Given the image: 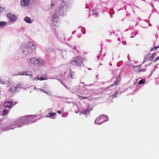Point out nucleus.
Returning <instances> with one entry per match:
<instances>
[{"label":"nucleus","mask_w":159,"mask_h":159,"mask_svg":"<svg viewBox=\"0 0 159 159\" xmlns=\"http://www.w3.org/2000/svg\"><path fill=\"white\" fill-rule=\"evenodd\" d=\"M36 46L31 42L27 44L23 48V53L25 55H27L32 52L34 49H35Z\"/></svg>","instance_id":"1"},{"label":"nucleus","mask_w":159,"mask_h":159,"mask_svg":"<svg viewBox=\"0 0 159 159\" xmlns=\"http://www.w3.org/2000/svg\"><path fill=\"white\" fill-rule=\"evenodd\" d=\"M84 61V58L77 56L72 59L70 63L73 65L80 66L83 64Z\"/></svg>","instance_id":"2"},{"label":"nucleus","mask_w":159,"mask_h":159,"mask_svg":"<svg viewBox=\"0 0 159 159\" xmlns=\"http://www.w3.org/2000/svg\"><path fill=\"white\" fill-rule=\"evenodd\" d=\"M30 61L32 64L38 67L43 66L45 64V62L43 60L35 58L31 59Z\"/></svg>","instance_id":"3"},{"label":"nucleus","mask_w":159,"mask_h":159,"mask_svg":"<svg viewBox=\"0 0 159 159\" xmlns=\"http://www.w3.org/2000/svg\"><path fill=\"white\" fill-rule=\"evenodd\" d=\"M107 119V116L103 115L99 116L95 120V123L97 125H101L105 122Z\"/></svg>","instance_id":"4"},{"label":"nucleus","mask_w":159,"mask_h":159,"mask_svg":"<svg viewBox=\"0 0 159 159\" xmlns=\"http://www.w3.org/2000/svg\"><path fill=\"white\" fill-rule=\"evenodd\" d=\"M59 19L57 14H54L52 17V22L53 25L56 26L58 25Z\"/></svg>","instance_id":"5"},{"label":"nucleus","mask_w":159,"mask_h":159,"mask_svg":"<svg viewBox=\"0 0 159 159\" xmlns=\"http://www.w3.org/2000/svg\"><path fill=\"white\" fill-rule=\"evenodd\" d=\"M7 17L10 19V22H14L17 19V16L11 13H9L7 15Z\"/></svg>","instance_id":"6"},{"label":"nucleus","mask_w":159,"mask_h":159,"mask_svg":"<svg viewBox=\"0 0 159 159\" xmlns=\"http://www.w3.org/2000/svg\"><path fill=\"white\" fill-rule=\"evenodd\" d=\"M67 7L66 5L63 6H60L59 7L58 11L59 14H63L65 11H66Z\"/></svg>","instance_id":"7"},{"label":"nucleus","mask_w":159,"mask_h":159,"mask_svg":"<svg viewBox=\"0 0 159 159\" xmlns=\"http://www.w3.org/2000/svg\"><path fill=\"white\" fill-rule=\"evenodd\" d=\"M92 110V108L90 107L89 106H88L85 109L83 110L80 112L84 115H87L88 114H89L90 111Z\"/></svg>","instance_id":"8"},{"label":"nucleus","mask_w":159,"mask_h":159,"mask_svg":"<svg viewBox=\"0 0 159 159\" xmlns=\"http://www.w3.org/2000/svg\"><path fill=\"white\" fill-rule=\"evenodd\" d=\"M30 3V0H21L20 2V4L23 7L28 6Z\"/></svg>","instance_id":"9"},{"label":"nucleus","mask_w":159,"mask_h":159,"mask_svg":"<svg viewBox=\"0 0 159 159\" xmlns=\"http://www.w3.org/2000/svg\"><path fill=\"white\" fill-rule=\"evenodd\" d=\"M4 106L5 107L11 109L12 107V101L6 102L4 103Z\"/></svg>","instance_id":"10"},{"label":"nucleus","mask_w":159,"mask_h":159,"mask_svg":"<svg viewBox=\"0 0 159 159\" xmlns=\"http://www.w3.org/2000/svg\"><path fill=\"white\" fill-rule=\"evenodd\" d=\"M133 70L135 71L138 72H140L141 71L144 72L146 70L145 69H141L140 66H134L133 68Z\"/></svg>","instance_id":"11"},{"label":"nucleus","mask_w":159,"mask_h":159,"mask_svg":"<svg viewBox=\"0 0 159 159\" xmlns=\"http://www.w3.org/2000/svg\"><path fill=\"white\" fill-rule=\"evenodd\" d=\"M20 75H25L27 76H29L31 77H32L31 73L30 71H24L21 72L20 74H19Z\"/></svg>","instance_id":"12"},{"label":"nucleus","mask_w":159,"mask_h":159,"mask_svg":"<svg viewBox=\"0 0 159 159\" xmlns=\"http://www.w3.org/2000/svg\"><path fill=\"white\" fill-rule=\"evenodd\" d=\"M56 115V113H49L48 114V116H46V117H50L53 119H55L54 116Z\"/></svg>","instance_id":"13"},{"label":"nucleus","mask_w":159,"mask_h":159,"mask_svg":"<svg viewBox=\"0 0 159 159\" xmlns=\"http://www.w3.org/2000/svg\"><path fill=\"white\" fill-rule=\"evenodd\" d=\"M24 20L25 22L28 23H31L32 21L30 18L29 17L27 16L24 18Z\"/></svg>","instance_id":"14"},{"label":"nucleus","mask_w":159,"mask_h":159,"mask_svg":"<svg viewBox=\"0 0 159 159\" xmlns=\"http://www.w3.org/2000/svg\"><path fill=\"white\" fill-rule=\"evenodd\" d=\"M7 25V22L3 21H1L0 22V27H3Z\"/></svg>","instance_id":"15"},{"label":"nucleus","mask_w":159,"mask_h":159,"mask_svg":"<svg viewBox=\"0 0 159 159\" xmlns=\"http://www.w3.org/2000/svg\"><path fill=\"white\" fill-rule=\"evenodd\" d=\"M151 54H148L144 58V61H147L148 59L150 58Z\"/></svg>","instance_id":"16"},{"label":"nucleus","mask_w":159,"mask_h":159,"mask_svg":"<svg viewBox=\"0 0 159 159\" xmlns=\"http://www.w3.org/2000/svg\"><path fill=\"white\" fill-rule=\"evenodd\" d=\"M17 88L16 86H13L9 89V91L10 92L12 91H14Z\"/></svg>","instance_id":"17"},{"label":"nucleus","mask_w":159,"mask_h":159,"mask_svg":"<svg viewBox=\"0 0 159 159\" xmlns=\"http://www.w3.org/2000/svg\"><path fill=\"white\" fill-rule=\"evenodd\" d=\"M145 80L144 79H142L139 80L138 82L139 84H143L145 82Z\"/></svg>","instance_id":"18"},{"label":"nucleus","mask_w":159,"mask_h":159,"mask_svg":"<svg viewBox=\"0 0 159 159\" xmlns=\"http://www.w3.org/2000/svg\"><path fill=\"white\" fill-rule=\"evenodd\" d=\"M119 81L118 80H117L114 83V84H111V85H110V86H113L114 85H116L117 84H118V83H119Z\"/></svg>","instance_id":"19"},{"label":"nucleus","mask_w":159,"mask_h":159,"mask_svg":"<svg viewBox=\"0 0 159 159\" xmlns=\"http://www.w3.org/2000/svg\"><path fill=\"white\" fill-rule=\"evenodd\" d=\"M9 111L7 110H4L3 111V115H7Z\"/></svg>","instance_id":"20"},{"label":"nucleus","mask_w":159,"mask_h":159,"mask_svg":"<svg viewBox=\"0 0 159 159\" xmlns=\"http://www.w3.org/2000/svg\"><path fill=\"white\" fill-rule=\"evenodd\" d=\"M78 96L81 99H87L89 98L88 97H84L83 96L79 95H78Z\"/></svg>","instance_id":"21"},{"label":"nucleus","mask_w":159,"mask_h":159,"mask_svg":"<svg viewBox=\"0 0 159 159\" xmlns=\"http://www.w3.org/2000/svg\"><path fill=\"white\" fill-rule=\"evenodd\" d=\"M158 48V47H157H157H154L152 48V49L151 50V51H154L156 50Z\"/></svg>","instance_id":"22"},{"label":"nucleus","mask_w":159,"mask_h":159,"mask_svg":"<svg viewBox=\"0 0 159 159\" xmlns=\"http://www.w3.org/2000/svg\"><path fill=\"white\" fill-rule=\"evenodd\" d=\"M22 84H17V86L16 87L17 88H20L22 87Z\"/></svg>","instance_id":"23"},{"label":"nucleus","mask_w":159,"mask_h":159,"mask_svg":"<svg viewBox=\"0 0 159 159\" xmlns=\"http://www.w3.org/2000/svg\"><path fill=\"white\" fill-rule=\"evenodd\" d=\"M37 79L38 80H45V79L43 77H40L39 78H37Z\"/></svg>","instance_id":"24"},{"label":"nucleus","mask_w":159,"mask_h":159,"mask_svg":"<svg viewBox=\"0 0 159 159\" xmlns=\"http://www.w3.org/2000/svg\"><path fill=\"white\" fill-rule=\"evenodd\" d=\"M61 1L64 2H69L70 0H60Z\"/></svg>","instance_id":"25"},{"label":"nucleus","mask_w":159,"mask_h":159,"mask_svg":"<svg viewBox=\"0 0 159 159\" xmlns=\"http://www.w3.org/2000/svg\"><path fill=\"white\" fill-rule=\"evenodd\" d=\"M117 92H116L115 94H113L112 95V98H115L116 97V95H117Z\"/></svg>","instance_id":"26"},{"label":"nucleus","mask_w":159,"mask_h":159,"mask_svg":"<svg viewBox=\"0 0 159 159\" xmlns=\"http://www.w3.org/2000/svg\"><path fill=\"white\" fill-rule=\"evenodd\" d=\"M158 60H159V56H158L154 60V62H156L157 61H158Z\"/></svg>","instance_id":"27"},{"label":"nucleus","mask_w":159,"mask_h":159,"mask_svg":"<svg viewBox=\"0 0 159 159\" xmlns=\"http://www.w3.org/2000/svg\"><path fill=\"white\" fill-rule=\"evenodd\" d=\"M45 93L49 95H50L51 94V92L50 91H49L48 92H46V93Z\"/></svg>","instance_id":"28"},{"label":"nucleus","mask_w":159,"mask_h":159,"mask_svg":"<svg viewBox=\"0 0 159 159\" xmlns=\"http://www.w3.org/2000/svg\"><path fill=\"white\" fill-rule=\"evenodd\" d=\"M153 57H151V56H150V58L149 59V60L152 61L153 60Z\"/></svg>","instance_id":"29"},{"label":"nucleus","mask_w":159,"mask_h":159,"mask_svg":"<svg viewBox=\"0 0 159 159\" xmlns=\"http://www.w3.org/2000/svg\"><path fill=\"white\" fill-rule=\"evenodd\" d=\"M40 90L41 91L43 92L44 93H46V91H45L44 90V89H40Z\"/></svg>","instance_id":"30"},{"label":"nucleus","mask_w":159,"mask_h":159,"mask_svg":"<svg viewBox=\"0 0 159 159\" xmlns=\"http://www.w3.org/2000/svg\"><path fill=\"white\" fill-rule=\"evenodd\" d=\"M17 104V102H12V105L13 106L15 105L16 104Z\"/></svg>","instance_id":"31"},{"label":"nucleus","mask_w":159,"mask_h":159,"mask_svg":"<svg viewBox=\"0 0 159 159\" xmlns=\"http://www.w3.org/2000/svg\"><path fill=\"white\" fill-rule=\"evenodd\" d=\"M57 113L59 114H61V112L60 110L57 111Z\"/></svg>","instance_id":"32"},{"label":"nucleus","mask_w":159,"mask_h":159,"mask_svg":"<svg viewBox=\"0 0 159 159\" xmlns=\"http://www.w3.org/2000/svg\"><path fill=\"white\" fill-rule=\"evenodd\" d=\"M155 54V53H153L152 54V55L151 56V57H153V58H154Z\"/></svg>","instance_id":"33"},{"label":"nucleus","mask_w":159,"mask_h":159,"mask_svg":"<svg viewBox=\"0 0 159 159\" xmlns=\"http://www.w3.org/2000/svg\"><path fill=\"white\" fill-rule=\"evenodd\" d=\"M24 121L25 122H26L28 121V120L27 119H26L24 120Z\"/></svg>","instance_id":"34"},{"label":"nucleus","mask_w":159,"mask_h":159,"mask_svg":"<svg viewBox=\"0 0 159 159\" xmlns=\"http://www.w3.org/2000/svg\"><path fill=\"white\" fill-rule=\"evenodd\" d=\"M51 6H52V7H53L54 6V4H53V3H51Z\"/></svg>","instance_id":"35"},{"label":"nucleus","mask_w":159,"mask_h":159,"mask_svg":"<svg viewBox=\"0 0 159 159\" xmlns=\"http://www.w3.org/2000/svg\"><path fill=\"white\" fill-rule=\"evenodd\" d=\"M122 43L123 44H125V43H126V42H122Z\"/></svg>","instance_id":"36"},{"label":"nucleus","mask_w":159,"mask_h":159,"mask_svg":"<svg viewBox=\"0 0 159 159\" xmlns=\"http://www.w3.org/2000/svg\"><path fill=\"white\" fill-rule=\"evenodd\" d=\"M26 124H27L26 123H24V125Z\"/></svg>","instance_id":"37"},{"label":"nucleus","mask_w":159,"mask_h":159,"mask_svg":"<svg viewBox=\"0 0 159 159\" xmlns=\"http://www.w3.org/2000/svg\"><path fill=\"white\" fill-rule=\"evenodd\" d=\"M157 47H158V48H159V45L158 46H157Z\"/></svg>","instance_id":"38"}]
</instances>
